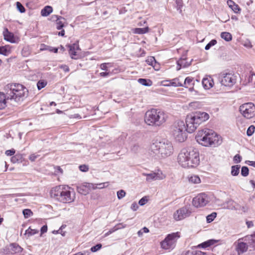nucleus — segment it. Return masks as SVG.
Instances as JSON below:
<instances>
[{
	"label": "nucleus",
	"instance_id": "1",
	"mask_svg": "<svg viewBox=\"0 0 255 255\" xmlns=\"http://www.w3.org/2000/svg\"><path fill=\"white\" fill-rule=\"evenodd\" d=\"M3 90V92H0V110L6 107L7 100L21 103L28 94V90L20 84H8Z\"/></svg>",
	"mask_w": 255,
	"mask_h": 255
},
{
	"label": "nucleus",
	"instance_id": "2",
	"mask_svg": "<svg viewBox=\"0 0 255 255\" xmlns=\"http://www.w3.org/2000/svg\"><path fill=\"white\" fill-rule=\"evenodd\" d=\"M177 161L183 168L195 167L200 163L198 150L192 147L183 148L178 155Z\"/></svg>",
	"mask_w": 255,
	"mask_h": 255
},
{
	"label": "nucleus",
	"instance_id": "3",
	"mask_svg": "<svg viewBox=\"0 0 255 255\" xmlns=\"http://www.w3.org/2000/svg\"><path fill=\"white\" fill-rule=\"evenodd\" d=\"M195 138L199 143L205 146H216L222 143L221 136L208 128L199 130Z\"/></svg>",
	"mask_w": 255,
	"mask_h": 255
},
{
	"label": "nucleus",
	"instance_id": "4",
	"mask_svg": "<svg viewBox=\"0 0 255 255\" xmlns=\"http://www.w3.org/2000/svg\"><path fill=\"white\" fill-rule=\"evenodd\" d=\"M150 154L153 156L165 158L172 155L174 151L172 143L167 140L156 141L150 147Z\"/></svg>",
	"mask_w": 255,
	"mask_h": 255
},
{
	"label": "nucleus",
	"instance_id": "5",
	"mask_svg": "<svg viewBox=\"0 0 255 255\" xmlns=\"http://www.w3.org/2000/svg\"><path fill=\"white\" fill-rule=\"evenodd\" d=\"M69 187L64 185H59L53 187L50 191L52 198L63 203H70L75 200L74 193L72 195Z\"/></svg>",
	"mask_w": 255,
	"mask_h": 255
},
{
	"label": "nucleus",
	"instance_id": "6",
	"mask_svg": "<svg viewBox=\"0 0 255 255\" xmlns=\"http://www.w3.org/2000/svg\"><path fill=\"white\" fill-rule=\"evenodd\" d=\"M168 118L167 113L159 109H152L147 111L144 117L145 123L152 126H160L164 123Z\"/></svg>",
	"mask_w": 255,
	"mask_h": 255
},
{
	"label": "nucleus",
	"instance_id": "7",
	"mask_svg": "<svg viewBox=\"0 0 255 255\" xmlns=\"http://www.w3.org/2000/svg\"><path fill=\"white\" fill-rule=\"evenodd\" d=\"M209 118V115L205 112H198L188 115L186 119V131L189 133L193 132L201 123Z\"/></svg>",
	"mask_w": 255,
	"mask_h": 255
},
{
	"label": "nucleus",
	"instance_id": "8",
	"mask_svg": "<svg viewBox=\"0 0 255 255\" xmlns=\"http://www.w3.org/2000/svg\"><path fill=\"white\" fill-rule=\"evenodd\" d=\"M186 127L183 121H178L174 123L172 133L175 140L179 142L185 141L187 137Z\"/></svg>",
	"mask_w": 255,
	"mask_h": 255
},
{
	"label": "nucleus",
	"instance_id": "9",
	"mask_svg": "<svg viewBox=\"0 0 255 255\" xmlns=\"http://www.w3.org/2000/svg\"><path fill=\"white\" fill-rule=\"evenodd\" d=\"M179 232L168 234L161 243V247L164 250H170L175 248L177 240L180 238Z\"/></svg>",
	"mask_w": 255,
	"mask_h": 255
},
{
	"label": "nucleus",
	"instance_id": "10",
	"mask_svg": "<svg viewBox=\"0 0 255 255\" xmlns=\"http://www.w3.org/2000/svg\"><path fill=\"white\" fill-rule=\"evenodd\" d=\"M239 111L245 118L250 119L255 116V106L252 103H247L240 106Z\"/></svg>",
	"mask_w": 255,
	"mask_h": 255
},
{
	"label": "nucleus",
	"instance_id": "11",
	"mask_svg": "<svg viewBox=\"0 0 255 255\" xmlns=\"http://www.w3.org/2000/svg\"><path fill=\"white\" fill-rule=\"evenodd\" d=\"M219 80L221 84L225 86L232 87L236 82V76L230 73H221Z\"/></svg>",
	"mask_w": 255,
	"mask_h": 255
},
{
	"label": "nucleus",
	"instance_id": "12",
	"mask_svg": "<svg viewBox=\"0 0 255 255\" xmlns=\"http://www.w3.org/2000/svg\"><path fill=\"white\" fill-rule=\"evenodd\" d=\"M191 212L190 206H185L177 210L174 213L173 218L176 221H180L190 216Z\"/></svg>",
	"mask_w": 255,
	"mask_h": 255
},
{
	"label": "nucleus",
	"instance_id": "13",
	"mask_svg": "<svg viewBox=\"0 0 255 255\" xmlns=\"http://www.w3.org/2000/svg\"><path fill=\"white\" fill-rule=\"evenodd\" d=\"M209 202L208 196L204 193L198 194L193 199L192 204L195 207H203Z\"/></svg>",
	"mask_w": 255,
	"mask_h": 255
},
{
	"label": "nucleus",
	"instance_id": "14",
	"mask_svg": "<svg viewBox=\"0 0 255 255\" xmlns=\"http://www.w3.org/2000/svg\"><path fill=\"white\" fill-rule=\"evenodd\" d=\"M97 187L92 183H84L77 186V191L83 195H87L92 189H95Z\"/></svg>",
	"mask_w": 255,
	"mask_h": 255
},
{
	"label": "nucleus",
	"instance_id": "15",
	"mask_svg": "<svg viewBox=\"0 0 255 255\" xmlns=\"http://www.w3.org/2000/svg\"><path fill=\"white\" fill-rule=\"evenodd\" d=\"M143 175L146 176V181L151 182L153 180H161L164 177L161 172H151L150 173H143Z\"/></svg>",
	"mask_w": 255,
	"mask_h": 255
},
{
	"label": "nucleus",
	"instance_id": "16",
	"mask_svg": "<svg viewBox=\"0 0 255 255\" xmlns=\"http://www.w3.org/2000/svg\"><path fill=\"white\" fill-rule=\"evenodd\" d=\"M241 239H240L238 241L236 249L239 253H243L247 251L249 245L246 242V243L241 242Z\"/></svg>",
	"mask_w": 255,
	"mask_h": 255
},
{
	"label": "nucleus",
	"instance_id": "17",
	"mask_svg": "<svg viewBox=\"0 0 255 255\" xmlns=\"http://www.w3.org/2000/svg\"><path fill=\"white\" fill-rule=\"evenodd\" d=\"M202 84L205 89H209L214 85L213 79L211 77L204 78L202 80Z\"/></svg>",
	"mask_w": 255,
	"mask_h": 255
},
{
	"label": "nucleus",
	"instance_id": "18",
	"mask_svg": "<svg viewBox=\"0 0 255 255\" xmlns=\"http://www.w3.org/2000/svg\"><path fill=\"white\" fill-rule=\"evenodd\" d=\"M242 240L247 242L250 246L255 247V233L252 235L246 236Z\"/></svg>",
	"mask_w": 255,
	"mask_h": 255
},
{
	"label": "nucleus",
	"instance_id": "19",
	"mask_svg": "<svg viewBox=\"0 0 255 255\" xmlns=\"http://www.w3.org/2000/svg\"><path fill=\"white\" fill-rule=\"evenodd\" d=\"M67 46H68V48H69V54L70 55L71 58L76 59L77 58H76L75 57V56L77 55L76 52V49H79L78 45L77 44L74 43L72 45H68Z\"/></svg>",
	"mask_w": 255,
	"mask_h": 255
},
{
	"label": "nucleus",
	"instance_id": "20",
	"mask_svg": "<svg viewBox=\"0 0 255 255\" xmlns=\"http://www.w3.org/2000/svg\"><path fill=\"white\" fill-rule=\"evenodd\" d=\"M9 252L11 254L20 253L22 249L16 244H11L8 247Z\"/></svg>",
	"mask_w": 255,
	"mask_h": 255
},
{
	"label": "nucleus",
	"instance_id": "21",
	"mask_svg": "<svg viewBox=\"0 0 255 255\" xmlns=\"http://www.w3.org/2000/svg\"><path fill=\"white\" fill-rule=\"evenodd\" d=\"M126 225H123V224H118L116 225L113 228L110 230L108 232L106 233L104 236V237H106L111 234L112 233H114V232L117 231L118 230L125 228H126Z\"/></svg>",
	"mask_w": 255,
	"mask_h": 255
},
{
	"label": "nucleus",
	"instance_id": "22",
	"mask_svg": "<svg viewBox=\"0 0 255 255\" xmlns=\"http://www.w3.org/2000/svg\"><path fill=\"white\" fill-rule=\"evenodd\" d=\"M227 4L235 13H238L239 11H240L241 8L239 5L236 4L235 2L232 0H228L227 1Z\"/></svg>",
	"mask_w": 255,
	"mask_h": 255
},
{
	"label": "nucleus",
	"instance_id": "23",
	"mask_svg": "<svg viewBox=\"0 0 255 255\" xmlns=\"http://www.w3.org/2000/svg\"><path fill=\"white\" fill-rule=\"evenodd\" d=\"M4 38L5 40L12 42L13 41V36L12 34L8 31L7 28H5L3 32Z\"/></svg>",
	"mask_w": 255,
	"mask_h": 255
},
{
	"label": "nucleus",
	"instance_id": "24",
	"mask_svg": "<svg viewBox=\"0 0 255 255\" xmlns=\"http://www.w3.org/2000/svg\"><path fill=\"white\" fill-rule=\"evenodd\" d=\"M53 11V8L51 6H46L41 10V15L43 16H47Z\"/></svg>",
	"mask_w": 255,
	"mask_h": 255
},
{
	"label": "nucleus",
	"instance_id": "25",
	"mask_svg": "<svg viewBox=\"0 0 255 255\" xmlns=\"http://www.w3.org/2000/svg\"><path fill=\"white\" fill-rule=\"evenodd\" d=\"M171 83H169L172 86L174 87H183L184 85L180 81V78H174L170 80Z\"/></svg>",
	"mask_w": 255,
	"mask_h": 255
},
{
	"label": "nucleus",
	"instance_id": "26",
	"mask_svg": "<svg viewBox=\"0 0 255 255\" xmlns=\"http://www.w3.org/2000/svg\"><path fill=\"white\" fill-rule=\"evenodd\" d=\"M149 31V28L146 27L144 28H135L133 30V33L138 34H142L147 33Z\"/></svg>",
	"mask_w": 255,
	"mask_h": 255
},
{
	"label": "nucleus",
	"instance_id": "27",
	"mask_svg": "<svg viewBox=\"0 0 255 255\" xmlns=\"http://www.w3.org/2000/svg\"><path fill=\"white\" fill-rule=\"evenodd\" d=\"M10 160L13 163L21 162L22 161V155L20 154H16L11 157Z\"/></svg>",
	"mask_w": 255,
	"mask_h": 255
},
{
	"label": "nucleus",
	"instance_id": "28",
	"mask_svg": "<svg viewBox=\"0 0 255 255\" xmlns=\"http://www.w3.org/2000/svg\"><path fill=\"white\" fill-rule=\"evenodd\" d=\"M221 37L226 41H230L232 39L231 34L228 32H223L221 34Z\"/></svg>",
	"mask_w": 255,
	"mask_h": 255
},
{
	"label": "nucleus",
	"instance_id": "29",
	"mask_svg": "<svg viewBox=\"0 0 255 255\" xmlns=\"http://www.w3.org/2000/svg\"><path fill=\"white\" fill-rule=\"evenodd\" d=\"M138 81L140 84L145 86H150L152 84V81L149 79L140 78Z\"/></svg>",
	"mask_w": 255,
	"mask_h": 255
},
{
	"label": "nucleus",
	"instance_id": "30",
	"mask_svg": "<svg viewBox=\"0 0 255 255\" xmlns=\"http://www.w3.org/2000/svg\"><path fill=\"white\" fill-rule=\"evenodd\" d=\"M38 233V230L35 229H32L29 228L25 231V235L27 236V237H29L32 235H34Z\"/></svg>",
	"mask_w": 255,
	"mask_h": 255
},
{
	"label": "nucleus",
	"instance_id": "31",
	"mask_svg": "<svg viewBox=\"0 0 255 255\" xmlns=\"http://www.w3.org/2000/svg\"><path fill=\"white\" fill-rule=\"evenodd\" d=\"M146 62L149 65H151L155 69L156 61L154 57H148L146 60Z\"/></svg>",
	"mask_w": 255,
	"mask_h": 255
},
{
	"label": "nucleus",
	"instance_id": "32",
	"mask_svg": "<svg viewBox=\"0 0 255 255\" xmlns=\"http://www.w3.org/2000/svg\"><path fill=\"white\" fill-rule=\"evenodd\" d=\"M240 165H234L232 166L231 174L233 176H237L239 173Z\"/></svg>",
	"mask_w": 255,
	"mask_h": 255
},
{
	"label": "nucleus",
	"instance_id": "33",
	"mask_svg": "<svg viewBox=\"0 0 255 255\" xmlns=\"http://www.w3.org/2000/svg\"><path fill=\"white\" fill-rule=\"evenodd\" d=\"M55 17H56L57 21V29L60 30V29H62L64 26L63 22L60 20L61 19H64V18L61 16H58L57 15H55Z\"/></svg>",
	"mask_w": 255,
	"mask_h": 255
},
{
	"label": "nucleus",
	"instance_id": "34",
	"mask_svg": "<svg viewBox=\"0 0 255 255\" xmlns=\"http://www.w3.org/2000/svg\"><path fill=\"white\" fill-rule=\"evenodd\" d=\"M10 53L9 49H8L7 47L0 46V54L5 56H7Z\"/></svg>",
	"mask_w": 255,
	"mask_h": 255
},
{
	"label": "nucleus",
	"instance_id": "35",
	"mask_svg": "<svg viewBox=\"0 0 255 255\" xmlns=\"http://www.w3.org/2000/svg\"><path fill=\"white\" fill-rule=\"evenodd\" d=\"M47 85V82L44 80H40L37 83V89L40 90Z\"/></svg>",
	"mask_w": 255,
	"mask_h": 255
},
{
	"label": "nucleus",
	"instance_id": "36",
	"mask_svg": "<svg viewBox=\"0 0 255 255\" xmlns=\"http://www.w3.org/2000/svg\"><path fill=\"white\" fill-rule=\"evenodd\" d=\"M216 242V241L215 240H208V241H207L206 242H205L202 243L201 244V246L203 248H207V247H208L210 246L211 245H213Z\"/></svg>",
	"mask_w": 255,
	"mask_h": 255
},
{
	"label": "nucleus",
	"instance_id": "37",
	"mask_svg": "<svg viewBox=\"0 0 255 255\" xmlns=\"http://www.w3.org/2000/svg\"><path fill=\"white\" fill-rule=\"evenodd\" d=\"M189 181L193 183H199L200 182V179L197 175H192L189 179Z\"/></svg>",
	"mask_w": 255,
	"mask_h": 255
},
{
	"label": "nucleus",
	"instance_id": "38",
	"mask_svg": "<svg viewBox=\"0 0 255 255\" xmlns=\"http://www.w3.org/2000/svg\"><path fill=\"white\" fill-rule=\"evenodd\" d=\"M22 213L25 218H28L33 215L32 212L28 209H24L22 211Z\"/></svg>",
	"mask_w": 255,
	"mask_h": 255
},
{
	"label": "nucleus",
	"instance_id": "39",
	"mask_svg": "<svg viewBox=\"0 0 255 255\" xmlns=\"http://www.w3.org/2000/svg\"><path fill=\"white\" fill-rule=\"evenodd\" d=\"M216 216L217 213L216 212H213L211 214L208 215L206 217V220L207 223H211V222H212L216 218Z\"/></svg>",
	"mask_w": 255,
	"mask_h": 255
},
{
	"label": "nucleus",
	"instance_id": "40",
	"mask_svg": "<svg viewBox=\"0 0 255 255\" xmlns=\"http://www.w3.org/2000/svg\"><path fill=\"white\" fill-rule=\"evenodd\" d=\"M227 206L226 207L227 208L229 209H235L236 210V208L237 207V206H236V203L232 200H229L227 202Z\"/></svg>",
	"mask_w": 255,
	"mask_h": 255
},
{
	"label": "nucleus",
	"instance_id": "41",
	"mask_svg": "<svg viewBox=\"0 0 255 255\" xmlns=\"http://www.w3.org/2000/svg\"><path fill=\"white\" fill-rule=\"evenodd\" d=\"M255 130V127L253 125H251L249 127L247 131V134L248 136H250L253 135Z\"/></svg>",
	"mask_w": 255,
	"mask_h": 255
},
{
	"label": "nucleus",
	"instance_id": "42",
	"mask_svg": "<svg viewBox=\"0 0 255 255\" xmlns=\"http://www.w3.org/2000/svg\"><path fill=\"white\" fill-rule=\"evenodd\" d=\"M249 170L248 167L243 166L241 169V174L244 177H246L249 175Z\"/></svg>",
	"mask_w": 255,
	"mask_h": 255
},
{
	"label": "nucleus",
	"instance_id": "43",
	"mask_svg": "<svg viewBox=\"0 0 255 255\" xmlns=\"http://www.w3.org/2000/svg\"><path fill=\"white\" fill-rule=\"evenodd\" d=\"M249 208L247 206H241L239 205H237V207L236 208V210H239L240 211H242L244 213H246L248 211Z\"/></svg>",
	"mask_w": 255,
	"mask_h": 255
},
{
	"label": "nucleus",
	"instance_id": "44",
	"mask_svg": "<svg viewBox=\"0 0 255 255\" xmlns=\"http://www.w3.org/2000/svg\"><path fill=\"white\" fill-rule=\"evenodd\" d=\"M217 43V40L212 39L205 46V49L206 50H209L212 46L215 45Z\"/></svg>",
	"mask_w": 255,
	"mask_h": 255
},
{
	"label": "nucleus",
	"instance_id": "45",
	"mask_svg": "<svg viewBox=\"0 0 255 255\" xmlns=\"http://www.w3.org/2000/svg\"><path fill=\"white\" fill-rule=\"evenodd\" d=\"M193 79L192 78H190V77H187L184 80V82L183 84L184 85L183 87H187L188 85H190L191 83L193 81Z\"/></svg>",
	"mask_w": 255,
	"mask_h": 255
},
{
	"label": "nucleus",
	"instance_id": "46",
	"mask_svg": "<svg viewBox=\"0 0 255 255\" xmlns=\"http://www.w3.org/2000/svg\"><path fill=\"white\" fill-rule=\"evenodd\" d=\"M102 245L101 244H98L96 246L92 247L90 250L92 252H96L101 249Z\"/></svg>",
	"mask_w": 255,
	"mask_h": 255
},
{
	"label": "nucleus",
	"instance_id": "47",
	"mask_svg": "<svg viewBox=\"0 0 255 255\" xmlns=\"http://www.w3.org/2000/svg\"><path fill=\"white\" fill-rule=\"evenodd\" d=\"M126 195V192L124 190H120L117 192V196L119 199H121Z\"/></svg>",
	"mask_w": 255,
	"mask_h": 255
},
{
	"label": "nucleus",
	"instance_id": "48",
	"mask_svg": "<svg viewBox=\"0 0 255 255\" xmlns=\"http://www.w3.org/2000/svg\"><path fill=\"white\" fill-rule=\"evenodd\" d=\"M16 7L18 10L21 13L24 12L25 10L24 7L20 2H16Z\"/></svg>",
	"mask_w": 255,
	"mask_h": 255
},
{
	"label": "nucleus",
	"instance_id": "49",
	"mask_svg": "<svg viewBox=\"0 0 255 255\" xmlns=\"http://www.w3.org/2000/svg\"><path fill=\"white\" fill-rule=\"evenodd\" d=\"M79 169L82 172H87L89 170V167L88 165L83 164L79 166Z\"/></svg>",
	"mask_w": 255,
	"mask_h": 255
},
{
	"label": "nucleus",
	"instance_id": "50",
	"mask_svg": "<svg viewBox=\"0 0 255 255\" xmlns=\"http://www.w3.org/2000/svg\"><path fill=\"white\" fill-rule=\"evenodd\" d=\"M148 201V200L146 197H143L141 199H140L138 202V204L140 206H143L146 204V203Z\"/></svg>",
	"mask_w": 255,
	"mask_h": 255
},
{
	"label": "nucleus",
	"instance_id": "51",
	"mask_svg": "<svg viewBox=\"0 0 255 255\" xmlns=\"http://www.w3.org/2000/svg\"><path fill=\"white\" fill-rule=\"evenodd\" d=\"M95 185L97 187L96 188V189L97 188L102 189V188H104L105 187H107L108 186V182L102 183L97 184L96 185Z\"/></svg>",
	"mask_w": 255,
	"mask_h": 255
},
{
	"label": "nucleus",
	"instance_id": "52",
	"mask_svg": "<svg viewBox=\"0 0 255 255\" xmlns=\"http://www.w3.org/2000/svg\"><path fill=\"white\" fill-rule=\"evenodd\" d=\"M242 157L239 154H236L234 157V161L235 163H238L241 161Z\"/></svg>",
	"mask_w": 255,
	"mask_h": 255
},
{
	"label": "nucleus",
	"instance_id": "53",
	"mask_svg": "<svg viewBox=\"0 0 255 255\" xmlns=\"http://www.w3.org/2000/svg\"><path fill=\"white\" fill-rule=\"evenodd\" d=\"M39 156V155L38 154H36L35 153H33V154H31L29 156V159L31 161H34L35 160V159Z\"/></svg>",
	"mask_w": 255,
	"mask_h": 255
},
{
	"label": "nucleus",
	"instance_id": "54",
	"mask_svg": "<svg viewBox=\"0 0 255 255\" xmlns=\"http://www.w3.org/2000/svg\"><path fill=\"white\" fill-rule=\"evenodd\" d=\"M15 152V150L14 149L7 150L5 151V154L7 156H11L13 155Z\"/></svg>",
	"mask_w": 255,
	"mask_h": 255
},
{
	"label": "nucleus",
	"instance_id": "55",
	"mask_svg": "<svg viewBox=\"0 0 255 255\" xmlns=\"http://www.w3.org/2000/svg\"><path fill=\"white\" fill-rule=\"evenodd\" d=\"M131 209L133 211H136L138 208V206L136 202H133L131 206Z\"/></svg>",
	"mask_w": 255,
	"mask_h": 255
},
{
	"label": "nucleus",
	"instance_id": "56",
	"mask_svg": "<svg viewBox=\"0 0 255 255\" xmlns=\"http://www.w3.org/2000/svg\"><path fill=\"white\" fill-rule=\"evenodd\" d=\"M60 68L62 69L64 72H67L69 71V68L68 66L66 65H62L60 66Z\"/></svg>",
	"mask_w": 255,
	"mask_h": 255
},
{
	"label": "nucleus",
	"instance_id": "57",
	"mask_svg": "<svg viewBox=\"0 0 255 255\" xmlns=\"http://www.w3.org/2000/svg\"><path fill=\"white\" fill-rule=\"evenodd\" d=\"M162 85L164 86H171V85L169 83H171L170 80H164L162 81Z\"/></svg>",
	"mask_w": 255,
	"mask_h": 255
},
{
	"label": "nucleus",
	"instance_id": "58",
	"mask_svg": "<svg viewBox=\"0 0 255 255\" xmlns=\"http://www.w3.org/2000/svg\"><path fill=\"white\" fill-rule=\"evenodd\" d=\"M41 234H43L46 233L47 231V226L46 225L43 226L41 228Z\"/></svg>",
	"mask_w": 255,
	"mask_h": 255
},
{
	"label": "nucleus",
	"instance_id": "59",
	"mask_svg": "<svg viewBox=\"0 0 255 255\" xmlns=\"http://www.w3.org/2000/svg\"><path fill=\"white\" fill-rule=\"evenodd\" d=\"M48 50L51 52H53L56 53H57L58 48L52 47H49L48 48Z\"/></svg>",
	"mask_w": 255,
	"mask_h": 255
},
{
	"label": "nucleus",
	"instance_id": "60",
	"mask_svg": "<svg viewBox=\"0 0 255 255\" xmlns=\"http://www.w3.org/2000/svg\"><path fill=\"white\" fill-rule=\"evenodd\" d=\"M107 63H102L100 65V68L103 70L107 71L108 70V67L107 66Z\"/></svg>",
	"mask_w": 255,
	"mask_h": 255
},
{
	"label": "nucleus",
	"instance_id": "61",
	"mask_svg": "<svg viewBox=\"0 0 255 255\" xmlns=\"http://www.w3.org/2000/svg\"><path fill=\"white\" fill-rule=\"evenodd\" d=\"M192 255H206V254L201 251H196Z\"/></svg>",
	"mask_w": 255,
	"mask_h": 255
},
{
	"label": "nucleus",
	"instance_id": "62",
	"mask_svg": "<svg viewBox=\"0 0 255 255\" xmlns=\"http://www.w3.org/2000/svg\"><path fill=\"white\" fill-rule=\"evenodd\" d=\"M100 76L102 77H106L110 75L109 72H101L100 74Z\"/></svg>",
	"mask_w": 255,
	"mask_h": 255
},
{
	"label": "nucleus",
	"instance_id": "63",
	"mask_svg": "<svg viewBox=\"0 0 255 255\" xmlns=\"http://www.w3.org/2000/svg\"><path fill=\"white\" fill-rule=\"evenodd\" d=\"M248 164L249 165H251V166H252L254 167H255V161H248Z\"/></svg>",
	"mask_w": 255,
	"mask_h": 255
},
{
	"label": "nucleus",
	"instance_id": "64",
	"mask_svg": "<svg viewBox=\"0 0 255 255\" xmlns=\"http://www.w3.org/2000/svg\"><path fill=\"white\" fill-rule=\"evenodd\" d=\"M250 182L251 184V185H252L253 188L255 189V182L253 180H251L250 181Z\"/></svg>",
	"mask_w": 255,
	"mask_h": 255
}]
</instances>
